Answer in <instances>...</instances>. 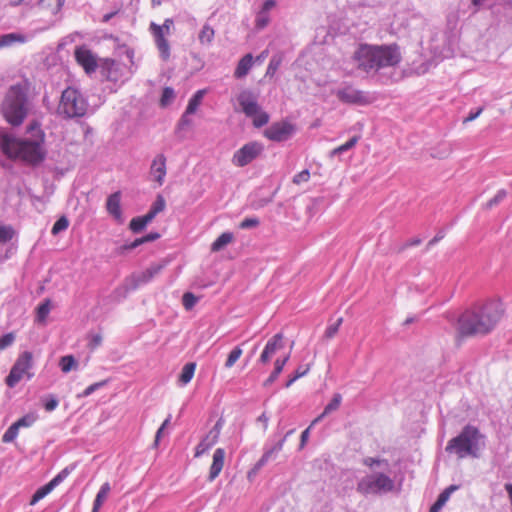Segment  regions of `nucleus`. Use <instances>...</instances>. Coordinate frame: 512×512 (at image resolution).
<instances>
[{"label":"nucleus","instance_id":"obj_1","mask_svg":"<svg viewBox=\"0 0 512 512\" xmlns=\"http://www.w3.org/2000/svg\"><path fill=\"white\" fill-rule=\"evenodd\" d=\"M502 316L500 304L488 301L465 310L457 320L459 336L485 335L491 332Z\"/></svg>","mask_w":512,"mask_h":512},{"label":"nucleus","instance_id":"obj_2","mask_svg":"<svg viewBox=\"0 0 512 512\" xmlns=\"http://www.w3.org/2000/svg\"><path fill=\"white\" fill-rule=\"evenodd\" d=\"M402 59L400 48L396 44H361L353 54L358 69L369 75L381 73L385 69L396 67Z\"/></svg>","mask_w":512,"mask_h":512},{"label":"nucleus","instance_id":"obj_3","mask_svg":"<svg viewBox=\"0 0 512 512\" xmlns=\"http://www.w3.org/2000/svg\"><path fill=\"white\" fill-rule=\"evenodd\" d=\"M31 137L15 138L4 136L1 140V149L9 158L20 159L29 164H38L45 158L43 148L44 134L39 127H29Z\"/></svg>","mask_w":512,"mask_h":512},{"label":"nucleus","instance_id":"obj_4","mask_svg":"<svg viewBox=\"0 0 512 512\" xmlns=\"http://www.w3.org/2000/svg\"><path fill=\"white\" fill-rule=\"evenodd\" d=\"M29 89L30 84L27 80L18 82L8 89L1 109L9 124L19 126L28 115L31 106L28 96Z\"/></svg>","mask_w":512,"mask_h":512},{"label":"nucleus","instance_id":"obj_5","mask_svg":"<svg viewBox=\"0 0 512 512\" xmlns=\"http://www.w3.org/2000/svg\"><path fill=\"white\" fill-rule=\"evenodd\" d=\"M483 439L484 436L480 433L479 429L468 424L456 437L448 441L445 450L448 453L457 455L460 459L468 456L476 458L481 449L480 440Z\"/></svg>","mask_w":512,"mask_h":512},{"label":"nucleus","instance_id":"obj_6","mask_svg":"<svg viewBox=\"0 0 512 512\" xmlns=\"http://www.w3.org/2000/svg\"><path fill=\"white\" fill-rule=\"evenodd\" d=\"M88 103L82 93L72 87L66 88L57 108L59 115L65 118L82 117L86 114Z\"/></svg>","mask_w":512,"mask_h":512},{"label":"nucleus","instance_id":"obj_7","mask_svg":"<svg viewBox=\"0 0 512 512\" xmlns=\"http://www.w3.org/2000/svg\"><path fill=\"white\" fill-rule=\"evenodd\" d=\"M394 480L382 472H372L362 477L357 483V491L365 496L383 495L394 489Z\"/></svg>","mask_w":512,"mask_h":512},{"label":"nucleus","instance_id":"obj_8","mask_svg":"<svg viewBox=\"0 0 512 512\" xmlns=\"http://www.w3.org/2000/svg\"><path fill=\"white\" fill-rule=\"evenodd\" d=\"M33 366V355L29 351H24L19 355L15 364L12 366L9 375L6 377L8 387H15L25 376L31 379L34 374L30 372Z\"/></svg>","mask_w":512,"mask_h":512},{"label":"nucleus","instance_id":"obj_9","mask_svg":"<svg viewBox=\"0 0 512 512\" xmlns=\"http://www.w3.org/2000/svg\"><path fill=\"white\" fill-rule=\"evenodd\" d=\"M163 267L164 265L162 264H152L145 271L132 274L125 281L126 291H134L142 285L149 283L161 272Z\"/></svg>","mask_w":512,"mask_h":512},{"label":"nucleus","instance_id":"obj_10","mask_svg":"<svg viewBox=\"0 0 512 512\" xmlns=\"http://www.w3.org/2000/svg\"><path fill=\"white\" fill-rule=\"evenodd\" d=\"M262 151L261 143L249 142L234 153L232 162L238 167H244L255 160Z\"/></svg>","mask_w":512,"mask_h":512},{"label":"nucleus","instance_id":"obj_11","mask_svg":"<svg viewBox=\"0 0 512 512\" xmlns=\"http://www.w3.org/2000/svg\"><path fill=\"white\" fill-rule=\"evenodd\" d=\"M39 419V415L37 411H30L21 418H19L16 422H14L3 434L2 442L11 443L13 442L19 433V430L22 428H30L32 427L36 421Z\"/></svg>","mask_w":512,"mask_h":512},{"label":"nucleus","instance_id":"obj_12","mask_svg":"<svg viewBox=\"0 0 512 512\" xmlns=\"http://www.w3.org/2000/svg\"><path fill=\"white\" fill-rule=\"evenodd\" d=\"M334 94L337 98L347 104H367L370 101V97L367 93L356 89L354 86L344 84L338 88Z\"/></svg>","mask_w":512,"mask_h":512},{"label":"nucleus","instance_id":"obj_13","mask_svg":"<svg viewBox=\"0 0 512 512\" xmlns=\"http://www.w3.org/2000/svg\"><path fill=\"white\" fill-rule=\"evenodd\" d=\"M294 133V126L287 121H280L271 124L264 132L265 136L274 142H284L291 138Z\"/></svg>","mask_w":512,"mask_h":512},{"label":"nucleus","instance_id":"obj_14","mask_svg":"<svg viewBox=\"0 0 512 512\" xmlns=\"http://www.w3.org/2000/svg\"><path fill=\"white\" fill-rule=\"evenodd\" d=\"M169 23H171V20L167 19L162 26H159L153 22L150 24V29L154 35L155 43L159 50L160 57L165 61L170 57V46L164 37V31L169 30Z\"/></svg>","mask_w":512,"mask_h":512},{"label":"nucleus","instance_id":"obj_15","mask_svg":"<svg viewBox=\"0 0 512 512\" xmlns=\"http://www.w3.org/2000/svg\"><path fill=\"white\" fill-rule=\"evenodd\" d=\"M286 441V437L278 440L271 446L268 444L264 447V453L261 458L257 461L251 471L248 473V477L251 478L252 475H255L263 466H265L270 460H274L278 453L283 449V445Z\"/></svg>","mask_w":512,"mask_h":512},{"label":"nucleus","instance_id":"obj_16","mask_svg":"<svg viewBox=\"0 0 512 512\" xmlns=\"http://www.w3.org/2000/svg\"><path fill=\"white\" fill-rule=\"evenodd\" d=\"M63 2H36L34 5V13L45 18L48 25H52L57 21V14L62 8Z\"/></svg>","mask_w":512,"mask_h":512},{"label":"nucleus","instance_id":"obj_17","mask_svg":"<svg viewBox=\"0 0 512 512\" xmlns=\"http://www.w3.org/2000/svg\"><path fill=\"white\" fill-rule=\"evenodd\" d=\"M237 101L247 117H252L260 108L258 95L249 89L242 90L237 96Z\"/></svg>","mask_w":512,"mask_h":512},{"label":"nucleus","instance_id":"obj_18","mask_svg":"<svg viewBox=\"0 0 512 512\" xmlns=\"http://www.w3.org/2000/svg\"><path fill=\"white\" fill-rule=\"evenodd\" d=\"M75 59L87 74L95 72L98 67L96 56L91 50L84 46L78 47L75 50Z\"/></svg>","mask_w":512,"mask_h":512},{"label":"nucleus","instance_id":"obj_19","mask_svg":"<svg viewBox=\"0 0 512 512\" xmlns=\"http://www.w3.org/2000/svg\"><path fill=\"white\" fill-rule=\"evenodd\" d=\"M124 67L112 59H104L100 63L101 75L108 81L117 82L122 77Z\"/></svg>","mask_w":512,"mask_h":512},{"label":"nucleus","instance_id":"obj_20","mask_svg":"<svg viewBox=\"0 0 512 512\" xmlns=\"http://www.w3.org/2000/svg\"><path fill=\"white\" fill-rule=\"evenodd\" d=\"M282 340H283V335L281 333H277L273 337H271L267 341V343L258 359V363H262V364L268 363L271 360V358L276 354V352L283 347Z\"/></svg>","mask_w":512,"mask_h":512},{"label":"nucleus","instance_id":"obj_21","mask_svg":"<svg viewBox=\"0 0 512 512\" xmlns=\"http://www.w3.org/2000/svg\"><path fill=\"white\" fill-rule=\"evenodd\" d=\"M276 2H263L255 9V28L257 30L264 29L270 22L271 12L275 9Z\"/></svg>","mask_w":512,"mask_h":512},{"label":"nucleus","instance_id":"obj_22","mask_svg":"<svg viewBox=\"0 0 512 512\" xmlns=\"http://www.w3.org/2000/svg\"><path fill=\"white\" fill-rule=\"evenodd\" d=\"M121 193L120 191L114 192L107 198L106 209L107 212L115 219L119 224L124 222L122 210H121Z\"/></svg>","mask_w":512,"mask_h":512},{"label":"nucleus","instance_id":"obj_23","mask_svg":"<svg viewBox=\"0 0 512 512\" xmlns=\"http://www.w3.org/2000/svg\"><path fill=\"white\" fill-rule=\"evenodd\" d=\"M150 175L159 186L164 183L166 176V157L163 154H158L153 159L150 167Z\"/></svg>","mask_w":512,"mask_h":512},{"label":"nucleus","instance_id":"obj_24","mask_svg":"<svg viewBox=\"0 0 512 512\" xmlns=\"http://www.w3.org/2000/svg\"><path fill=\"white\" fill-rule=\"evenodd\" d=\"M159 238H160V234L158 232H150L143 237L133 240L132 242L125 243V244L119 246L116 249V253L119 255H124L127 252L132 251L133 249L139 247L140 245H142L144 243L152 242Z\"/></svg>","mask_w":512,"mask_h":512},{"label":"nucleus","instance_id":"obj_25","mask_svg":"<svg viewBox=\"0 0 512 512\" xmlns=\"http://www.w3.org/2000/svg\"><path fill=\"white\" fill-rule=\"evenodd\" d=\"M225 455H226V452L223 448H217L214 451L213 460H212V464L210 466V471H209V476H208V480L210 482L215 480L219 476L220 472L222 471L223 466H224Z\"/></svg>","mask_w":512,"mask_h":512},{"label":"nucleus","instance_id":"obj_26","mask_svg":"<svg viewBox=\"0 0 512 512\" xmlns=\"http://www.w3.org/2000/svg\"><path fill=\"white\" fill-rule=\"evenodd\" d=\"M252 66L253 56L251 53H248L239 60L234 72V76L238 79L245 77L251 70Z\"/></svg>","mask_w":512,"mask_h":512},{"label":"nucleus","instance_id":"obj_27","mask_svg":"<svg viewBox=\"0 0 512 512\" xmlns=\"http://www.w3.org/2000/svg\"><path fill=\"white\" fill-rule=\"evenodd\" d=\"M342 402V395L339 393H335L331 399V401L325 406L323 412L313 421L312 424H315L322 420L326 415L336 411Z\"/></svg>","mask_w":512,"mask_h":512},{"label":"nucleus","instance_id":"obj_28","mask_svg":"<svg viewBox=\"0 0 512 512\" xmlns=\"http://www.w3.org/2000/svg\"><path fill=\"white\" fill-rule=\"evenodd\" d=\"M218 439L209 433L200 441V443L195 448V457H200L205 452H207L210 448H212Z\"/></svg>","mask_w":512,"mask_h":512},{"label":"nucleus","instance_id":"obj_29","mask_svg":"<svg viewBox=\"0 0 512 512\" xmlns=\"http://www.w3.org/2000/svg\"><path fill=\"white\" fill-rule=\"evenodd\" d=\"M111 487L108 482H105L98 491L95 500L93 502V508L92 512H99L101 506L103 505L104 501L108 497V494L110 493Z\"/></svg>","mask_w":512,"mask_h":512},{"label":"nucleus","instance_id":"obj_30","mask_svg":"<svg viewBox=\"0 0 512 512\" xmlns=\"http://www.w3.org/2000/svg\"><path fill=\"white\" fill-rule=\"evenodd\" d=\"M215 36L214 29L209 25H203L202 29L198 34V40L202 45L210 46Z\"/></svg>","mask_w":512,"mask_h":512},{"label":"nucleus","instance_id":"obj_31","mask_svg":"<svg viewBox=\"0 0 512 512\" xmlns=\"http://www.w3.org/2000/svg\"><path fill=\"white\" fill-rule=\"evenodd\" d=\"M359 139H360L359 136H353L346 143H344V144L334 148L333 150H331L329 156L331 158H333V157L339 156V155L349 151L350 149H352L358 143Z\"/></svg>","mask_w":512,"mask_h":512},{"label":"nucleus","instance_id":"obj_32","mask_svg":"<svg viewBox=\"0 0 512 512\" xmlns=\"http://www.w3.org/2000/svg\"><path fill=\"white\" fill-rule=\"evenodd\" d=\"M233 240V234L231 232L222 233L211 245V250L217 252L222 250L226 245L231 243Z\"/></svg>","mask_w":512,"mask_h":512},{"label":"nucleus","instance_id":"obj_33","mask_svg":"<svg viewBox=\"0 0 512 512\" xmlns=\"http://www.w3.org/2000/svg\"><path fill=\"white\" fill-rule=\"evenodd\" d=\"M196 364L195 363H187L184 365V367L181 370V373L179 375V382L182 385L188 384L191 379L193 378L194 372H195Z\"/></svg>","mask_w":512,"mask_h":512},{"label":"nucleus","instance_id":"obj_34","mask_svg":"<svg viewBox=\"0 0 512 512\" xmlns=\"http://www.w3.org/2000/svg\"><path fill=\"white\" fill-rule=\"evenodd\" d=\"M205 90H198L188 101V105L185 110L187 113H195L200 106L202 99L205 95Z\"/></svg>","mask_w":512,"mask_h":512},{"label":"nucleus","instance_id":"obj_35","mask_svg":"<svg viewBox=\"0 0 512 512\" xmlns=\"http://www.w3.org/2000/svg\"><path fill=\"white\" fill-rule=\"evenodd\" d=\"M51 310V300L45 299L38 307L36 311V321L44 323Z\"/></svg>","mask_w":512,"mask_h":512},{"label":"nucleus","instance_id":"obj_36","mask_svg":"<svg viewBox=\"0 0 512 512\" xmlns=\"http://www.w3.org/2000/svg\"><path fill=\"white\" fill-rule=\"evenodd\" d=\"M54 490V487L48 482L47 484L41 486L36 490V492L33 494L30 505H35L37 502L45 498L49 493H51Z\"/></svg>","mask_w":512,"mask_h":512},{"label":"nucleus","instance_id":"obj_37","mask_svg":"<svg viewBox=\"0 0 512 512\" xmlns=\"http://www.w3.org/2000/svg\"><path fill=\"white\" fill-rule=\"evenodd\" d=\"M76 468V464H71L64 469H62L53 479L49 481V483L54 487V489L61 484Z\"/></svg>","mask_w":512,"mask_h":512},{"label":"nucleus","instance_id":"obj_38","mask_svg":"<svg viewBox=\"0 0 512 512\" xmlns=\"http://www.w3.org/2000/svg\"><path fill=\"white\" fill-rule=\"evenodd\" d=\"M25 37L18 33H8L0 36V48L8 47L14 42H24Z\"/></svg>","mask_w":512,"mask_h":512},{"label":"nucleus","instance_id":"obj_39","mask_svg":"<svg viewBox=\"0 0 512 512\" xmlns=\"http://www.w3.org/2000/svg\"><path fill=\"white\" fill-rule=\"evenodd\" d=\"M285 366V360H275L274 362V370L270 374V376L265 380L264 386H269L272 383L275 382V380L278 378V376L283 371V368Z\"/></svg>","mask_w":512,"mask_h":512},{"label":"nucleus","instance_id":"obj_40","mask_svg":"<svg viewBox=\"0 0 512 512\" xmlns=\"http://www.w3.org/2000/svg\"><path fill=\"white\" fill-rule=\"evenodd\" d=\"M251 118L253 120V125L256 128L263 127L269 122L270 119L269 114L263 111L261 107L258 109L257 113L254 114Z\"/></svg>","mask_w":512,"mask_h":512},{"label":"nucleus","instance_id":"obj_41","mask_svg":"<svg viewBox=\"0 0 512 512\" xmlns=\"http://www.w3.org/2000/svg\"><path fill=\"white\" fill-rule=\"evenodd\" d=\"M243 351L240 346L234 347L231 352L229 353L226 361H225V368H231L234 366V364L239 360L241 357Z\"/></svg>","mask_w":512,"mask_h":512},{"label":"nucleus","instance_id":"obj_42","mask_svg":"<svg viewBox=\"0 0 512 512\" xmlns=\"http://www.w3.org/2000/svg\"><path fill=\"white\" fill-rule=\"evenodd\" d=\"M59 365L64 373H68L77 366V362L72 355H66L60 359Z\"/></svg>","mask_w":512,"mask_h":512},{"label":"nucleus","instance_id":"obj_43","mask_svg":"<svg viewBox=\"0 0 512 512\" xmlns=\"http://www.w3.org/2000/svg\"><path fill=\"white\" fill-rule=\"evenodd\" d=\"M310 370V367L309 365H305V366H299L294 375L291 376L287 382L285 383V387L286 388H289L296 380H298L299 378L305 376Z\"/></svg>","mask_w":512,"mask_h":512},{"label":"nucleus","instance_id":"obj_44","mask_svg":"<svg viewBox=\"0 0 512 512\" xmlns=\"http://www.w3.org/2000/svg\"><path fill=\"white\" fill-rule=\"evenodd\" d=\"M458 488L459 487L457 485H450L446 489H444L436 500L438 505L444 506L446 502L449 500L452 493L455 492Z\"/></svg>","mask_w":512,"mask_h":512},{"label":"nucleus","instance_id":"obj_45","mask_svg":"<svg viewBox=\"0 0 512 512\" xmlns=\"http://www.w3.org/2000/svg\"><path fill=\"white\" fill-rule=\"evenodd\" d=\"M175 98V92L174 89L171 87H165L162 91L160 104L161 106L165 107L169 105L173 99Z\"/></svg>","mask_w":512,"mask_h":512},{"label":"nucleus","instance_id":"obj_46","mask_svg":"<svg viewBox=\"0 0 512 512\" xmlns=\"http://www.w3.org/2000/svg\"><path fill=\"white\" fill-rule=\"evenodd\" d=\"M69 226V221L65 216H61L57 221L54 223L51 233L53 235H57L60 232L66 230Z\"/></svg>","mask_w":512,"mask_h":512},{"label":"nucleus","instance_id":"obj_47","mask_svg":"<svg viewBox=\"0 0 512 512\" xmlns=\"http://www.w3.org/2000/svg\"><path fill=\"white\" fill-rule=\"evenodd\" d=\"M197 302L198 297H196L193 293L186 292L183 294L182 303L186 310H191L196 305Z\"/></svg>","mask_w":512,"mask_h":512},{"label":"nucleus","instance_id":"obj_48","mask_svg":"<svg viewBox=\"0 0 512 512\" xmlns=\"http://www.w3.org/2000/svg\"><path fill=\"white\" fill-rule=\"evenodd\" d=\"M363 464L365 466L370 467V468H373L374 466H385V467L389 466V463H388L387 459L373 458V457H366L363 460Z\"/></svg>","mask_w":512,"mask_h":512},{"label":"nucleus","instance_id":"obj_49","mask_svg":"<svg viewBox=\"0 0 512 512\" xmlns=\"http://www.w3.org/2000/svg\"><path fill=\"white\" fill-rule=\"evenodd\" d=\"M165 206H166V201H165L164 197L162 195L158 194L155 201L151 205L150 210L157 215L165 209Z\"/></svg>","mask_w":512,"mask_h":512},{"label":"nucleus","instance_id":"obj_50","mask_svg":"<svg viewBox=\"0 0 512 512\" xmlns=\"http://www.w3.org/2000/svg\"><path fill=\"white\" fill-rule=\"evenodd\" d=\"M281 65V58L273 56L268 64L266 76L272 77Z\"/></svg>","mask_w":512,"mask_h":512},{"label":"nucleus","instance_id":"obj_51","mask_svg":"<svg viewBox=\"0 0 512 512\" xmlns=\"http://www.w3.org/2000/svg\"><path fill=\"white\" fill-rule=\"evenodd\" d=\"M507 193L504 189L499 190L496 195L490 199L486 204L485 207L487 209H490L496 205H498L503 199L506 197Z\"/></svg>","mask_w":512,"mask_h":512},{"label":"nucleus","instance_id":"obj_52","mask_svg":"<svg viewBox=\"0 0 512 512\" xmlns=\"http://www.w3.org/2000/svg\"><path fill=\"white\" fill-rule=\"evenodd\" d=\"M102 343V335L100 333H90L88 335V347L91 350L96 349Z\"/></svg>","mask_w":512,"mask_h":512},{"label":"nucleus","instance_id":"obj_53","mask_svg":"<svg viewBox=\"0 0 512 512\" xmlns=\"http://www.w3.org/2000/svg\"><path fill=\"white\" fill-rule=\"evenodd\" d=\"M13 237V230L8 226L0 225V244H5Z\"/></svg>","mask_w":512,"mask_h":512},{"label":"nucleus","instance_id":"obj_54","mask_svg":"<svg viewBox=\"0 0 512 512\" xmlns=\"http://www.w3.org/2000/svg\"><path fill=\"white\" fill-rule=\"evenodd\" d=\"M147 225L144 224L143 222V219L138 216V217H134L131 221H130V224H129V228L134 232V233H139L141 232Z\"/></svg>","mask_w":512,"mask_h":512},{"label":"nucleus","instance_id":"obj_55","mask_svg":"<svg viewBox=\"0 0 512 512\" xmlns=\"http://www.w3.org/2000/svg\"><path fill=\"white\" fill-rule=\"evenodd\" d=\"M15 340V335L13 333H6L0 337V350H4L7 347L11 346Z\"/></svg>","mask_w":512,"mask_h":512},{"label":"nucleus","instance_id":"obj_56","mask_svg":"<svg viewBox=\"0 0 512 512\" xmlns=\"http://www.w3.org/2000/svg\"><path fill=\"white\" fill-rule=\"evenodd\" d=\"M107 383V381H100V382H96L94 384H91L90 386H88L83 392L82 394L80 395L81 397H88L90 396L92 393H94L96 390L100 389L101 387L105 386Z\"/></svg>","mask_w":512,"mask_h":512},{"label":"nucleus","instance_id":"obj_57","mask_svg":"<svg viewBox=\"0 0 512 512\" xmlns=\"http://www.w3.org/2000/svg\"><path fill=\"white\" fill-rule=\"evenodd\" d=\"M342 323V318H338L335 323L329 325L325 331L327 338H332L338 332V329Z\"/></svg>","mask_w":512,"mask_h":512},{"label":"nucleus","instance_id":"obj_58","mask_svg":"<svg viewBox=\"0 0 512 512\" xmlns=\"http://www.w3.org/2000/svg\"><path fill=\"white\" fill-rule=\"evenodd\" d=\"M58 404V400L53 395H50L44 400V408L48 412L54 411L58 407Z\"/></svg>","mask_w":512,"mask_h":512},{"label":"nucleus","instance_id":"obj_59","mask_svg":"<svg viewBox=\"0 0 512 512\" xmlns=\"http://www.w3.org/2000/svg\"><path fill=\"white\" fill-rule=\"evenodd\" d=\"M309 179H310V172H309V170L305 169V170L297 173L293 177V183L301 184V183L307 182Z\"/></svg>","mask_w":512,"mask_h":512},{"label":"nucleus","instance_id":"obj_60","mask_svg":"<svg viewBox=\"0 0 512 512\" xmlns=\"http://www.w3.org/2000/svg\"><path fill=\"white\" fill-rule=\"evenodd\" d=\"M193 113H187V110H185V112L182 114L179 122H178V129L179 130H182L184 129L185 127L189 126L191 124V119H190V115H192Z\"/></svg>","mask_w":512,"mask_h":512},{"label":"nucleus","instance_id":"obj_61","mask_svg":"<svg viewBox=\"0 0 512 512\" xmlns=\"http://www.w3.org/2000/svg\"><path fill=\"white\" fill-rule=\"evenodd\" d=\"M259 225V220L257 218H245L240 223V228L242 229H250Z\"/></svg>","mask_w":512,"mask_h":512},{"label":"nucleus","instance_id":"obj_62","mask_svg":"<svg viewBox=\"0 0 512 512\" xmlns=\"http://www.w3.org/2000/svg\"><path fill=\"white\" fill-rule=\"evenodd\" d=\"M222 426H223V420L220 418L208 433L211 435H214L217 439H219Z\"/></svg>","mask_w":512,"mask_h":512},{"label":"nucleus","instance_id":"obj_63","mask_svg":"<svg viewBox=\"0 0 512 512\" xmlns=\"http://www.w3.org/2000/svg\"><path fill=\"white\" fill-rule=\"evenodd\" d=\"M483 111V108H478L476 111H471L469 115L464 119V122H470L475 120Z\"/></svg>","mask_w":512,"mask_h":512},{"label":"nucleus","instance_id":"obj_64","mask_svg":"<svg viewBox=\"0 0 512 512\" xmlns=\"http://www.w3.org/2000/svg\"><path fill=\"white\" fill-rule=\"evenodd\" d=\"M140 217L143 219L144 224L148 225L156 217V214L149 210L147 214Z\"/></svg>","mask_w":512,"mask_h":512}]
</instances>
